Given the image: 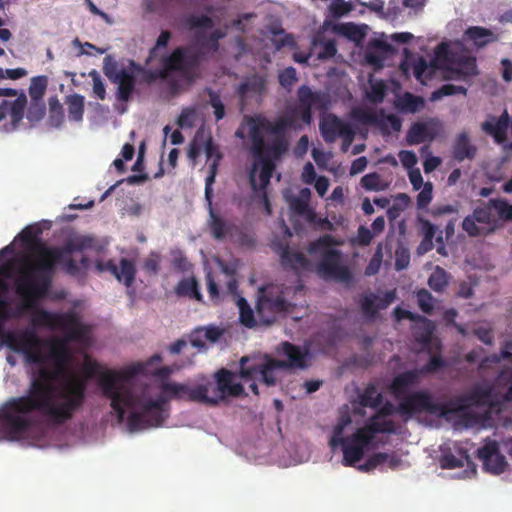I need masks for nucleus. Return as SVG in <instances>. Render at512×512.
Instances as JSON below:
<instances>
[{
    "mask_svg": "<svg viewBox=\"0 0 512 512\" xmlns=\"http://www.w3.org/2000/svg\"><path fill=\"white\" fill-rule=\"evenodd\" d=\"M383 401V395L377 390L375 385L369 384L359 395V403L363 407L378 408Z\"/></svg>",
    "mask_w": 512,
    "mask_h": 512,
    "instance_id": "4c0bfd02",
    "label": "nucleus"
},
{
    "mask_svg": "<svg viewBox=\"0 0 512 512\" xmlns=\"http://www.w3.org/2000/svg\"><path fill=\"white\" fill-rule=\"evenodd\" d=\"M469 409L464 394L450 398L444 403L434 402L433 414H438L442 417L451 414H457Z\"/></svg>",
    "mask_w": 512,
    "mask_h": 512,
    "instance_id": "a878e982",
    "label": "nucleus"
},
{
    "mask_svg": "<svg viewBox=\"0 0 512 512\" xmlns=\"http://www.w3.org/2000/svg\"><path fill=\"white\" fill-rule=\"evenodd\" d=\"M448 278L447 272L437 266L428 279V285L435 292H442L448 285Z\"/></svg>",
    "mask_w": 512,
    "mask_h": 512,
    "instance_id": "a18cd8bd",
    "label": "nucleus"
},
{
    "mask_svg": "<svg viewBox=\"0 0 512 512\" xmlns=\"http://www.w3.org/2000/svg\"><path fill=\"white\" fill-rule=\"evenodd\" d=\"M172 267L180 272H186L191 268V264L181 250L172 251Z\"/></svg>",
    "mask_w": 512,
    "mask_h": 512,
    "instance_id": "052dcab7",
    "label": "nucleus"
},
{
    "mask_svg": "<svg viewBox=\"0 0 512 512\" xmlns=\"http://www.w3.org/2000/svg\"><path fill=\"white\" fill-rule=\"evenodd\" d=\"M208 227L212 237L217 240L224 239L231 229V225L214 211L211 203L209 204Z\"/></svg>",
    "mask_w": 512,
    "mask_h": 512,
    "instance_id": "72a5a7b5",
    "label": "nucleus"
},
{
    "mask_svg": "<svg viewBox=\"0 0 512 512\" xmlns=\"http://www.w3.org/2000/svg\"><path fill=\"white\" fill-rule=\"evenodd\" d=\"M278 80L282 87L290 89L298 80L296 69L290 66L280 71Z\"/></svg>",
    "mask_w": 512,
    "mask_h": 512,
    "instance_id": "5fc2aeb1",
    "label": "nucleus"
},
{
    "mask_svg": "<svg viewBox=\"0 0 512 512\" xmlns=\"http://www.w3.org/2000/svg\"><path fill=\"white\" fill-rule=\"evenodd\" d=\"M389 458V454L385 452H377L370 456L367 461L360 467L362 471H371L376 467L385 464Z\"/></svg>",
    "mask_w": 512,
    "mask_h": 512,
    "instance_id": "6e6d98bb",
    "label": "nucleus"
},
{
    "mask_svg": "<svg viewBox=\"0 0 512 512\" xmlns=\"http://www.w3.org/2000/svg\"><path fill=\"white\" fill-rule=\"evenodd\" d=\"M100 269H105L111 272L116 279L123 283L126 287L132 286L135 281L136 268L134 263L127 259L121 258L119 265L115 264L113 260L107 261L104 266H100Z\"/></svg>",
    "mask_w": 512,
    "mask_h": 512,
    "instance_id": "412c9836",
    "label": "nucleus"
},
{
    "mask_svg": "<svg viewBox=\"0 0 512 512\" xmlns=\"http://www.w3.org/2000/svg\"><path fill=\"white\" fill-rule=\"evenodd\" d=\"M281 264L285 268L296 270L297 268H306L309 264V261L303 253L293 251L287 246L282 250Z\"/></svg>",
    "mask_w": 512,
    "mask_h": 512,
    "instance_id": "c9c22d12",
    "label": "nucleus"
},
{
    "mask_svg": "<svg viewBox=\"0 0 512 512\" xmlns=\"http://www.w3.org/2000/svg\"><path fill=\"white\" fill-rule=\"evenodd\" d=\"M350 422L348 418L343 424H338L329 441L330 447L334 450L338 446L342 447L343 464L345 466H354L359 462L365 453V450L372 444V440L361 428L357 429L351 436L343 437L344 426Z\"/></svg>",
    "mask_w": 512,
    "mask_h": 512,
    "instance_id": "9d476101",
    "label": "nucleus"
},
{
    "mask_svg": "<svg viewBox=\"0 0 512 512\" xmlns=\"http://www.w3.org/2000/svg\"><path fill=\"white\" fill-rule=\"evenodd\" d=\"M509 122L510 116L507 110H505L498 118L490 116L488 120L481 124V129L486 134L492 136L497 144H502L507 139Z\"/></svg>",
    "mask_w": 512,
    "mask_h": 512,
    "instance_id": "4be33fe9",
    "label": "nucleus"
},
{
    "mask_svg": "<svg viewBox=\"0 0 512 512\" xmlns=\"http://www.w3.org/2000/svg\"><path fill=\"white\" fill-rule=\"evenodd\" d=\"M339 31L353 41H360L365 36V31L362 27L356 25L355 23H345L339 26Z\"/></svg>",
    "mask_w": 512,
    "mask_h": 512,
    "instance_id": "3c124183",
    "label": "nucleus"
},
{
    "mask_svg": "<svg viewBox=\"0 0 512 512\" xmlns=\"http://www.w3.org/2000/svg\"><path fill=\"white\" fill-rule=\"evenodd\" d=\"M424 105V100L420 96L406 92L399 101V108L401 111L408 113H415L419 111Z\"/></svg>",
    "mask_w": 512,
    "mask_h": 512,
    "instance_id": "79ce46f5",
    "label": "nucleus"
},
{
    "mask_svg": "<svg viewBox=\"0 0 512 512\" xmlns=\"http://www.w3.org/2000/svg\"><path fill=\"white\" fill-rule=\"evenodd\" d=\"M216 383L211 382L210 395L216 398V405L225 399L226 395L233 397L241 396L244 387L241 383H234V374L227 369H220L215 373Z\"/></svg>",
    "mask_w": 512,
    "mask_h": 512,
    "instance_id": "4468645a",
    "label": "nucleus"
},
{
    "mask_svg": "<svg viewBox=\"0 0 512 512\" xmlns=\"http://www.w3.org/2000/svg\"><path fill=\"white\" fill-rule=\"evenodd\" d=\"M418 306L422 312L430 314L434 309V298L426 289H420L417 292Z\"/></svg>",
    "mask_w": 512,
    "mask_h": 512,
    "instance_id": "864d4df0",
    "label": "nucleus"
},
{
    "mask_svg": "<svg viewBox=\"0 0 512 512\" xmlns=\"http://www.w3.org/2000/svg\"><path fill=\"white\" fill-rule=\"evenodd\" d=\"M365 433L373 441L378 433H395L396 423L393 420L382 419L377 416H371L365 426L362 427Z\"/></svg>",
    "mask_w": 512,
    "mask_h": 512,
    "instance_id": "c756f323",
    "label": "nucleus"
},
{
    "mask_svg": "<svg viewBox=\"0 0 512 512\" xmlns=\"http://www.w3.org/2000/svg\"><path fill=\"white\" fill-rule=\"evenodd\" d=\"M48 86V77L45 75L35 76L31 79L29 95L31 100L43 101Z\"/></svg>",
    "mask_w": 512,
    "mask_h": 512,
    "instance_id": "a19ab883",
    "label": "nucleus"
},
{
    "mask_svg": "<svg viewBox=\"0 0 512 512\" xmlns=\"http://www.w3.org/2000/svg\"><path fill=\"white\" fill-rule=\"evenodd\" d=\"M67 105L68 118L73 122H81L84 116L85 98L84 96L74 93L65 97Z\"/></svg>",
    "mask_w": 512,
    "mask_h": 512,
    "instance_id": "f704fd0d",
    "label": "nucleus"
},
{
    "mask_svg": "<svg viewBox=\"0 0 512 512\" xmlns=\"http://www.w3.org/2000/svg\"><path fill=\"white\" fill-rule=\"evenodd\" d=\"M200 62V51L189 46L177 47L170 54L161 57L160 69L150 71L149 80L167 79L174 72L188 80H193Z\"/></svg>",
    "mask_w": 512,
    "mask_h": 512,
    "instance_id": "0eeeda50",
    "label": "nucleus"
},
{
    "mask_svg": "<svg viewBox=\"0 0 512 512\" xmlns=\"http://www.w3.org/2000/svg\"><path fill=\"white\" fill-rule=\"evenodd\" d=\"M209 103L214 109V116L216 121H220L225 116V106L221 101L220 96L213 90H209Z\"/></svg>",
    "mask_w": 512,
    "mask_h": 512,
    "instance_id": "13d9d810",
    "label": "nucleus"
},
{
    "mask_svg": "<svg viewBox=\"0 0 512 512\" xmlns=\"http://www.w3.org/2000/svg\"><path fill=\"white\" fill-rule=\"evenodd\" d=\"M396 299V290L386 291L383 296L374 293L363 294L359 300L363 315L369 319H374L378 310L386 309Z\"/></svg>",
    "mask_w": 512,
    "mask_h": 512,
    "instance_id": "dca6fc26",
    "label": "nucleus"
},
{
    "mask_svg": "<svg viewBox=\"0 0 512 512\" xmlns=\"http://www.w3.org/2000/svg\"><path fill=\"white\" fill-rule=\"evenodd\" d=\"M321 135L325 142L333 143L340 136L349 135V126L334 114H328L322 118L319 124Z\"/></svg>",
    "mask_w": 512,
    "mask_h": 512,
    "instance_id": "f3484780",
    "label": "nucleus"
},
{
    "mask_svg": "<svg viewBox=\"0 0 512 512\" xmlns=\"http://www.w3.org/2000/svg\"><path fill=\"white\" fill-rule=\"evenodd\" d=\"M246 122L249 127L250 150L256 160L249 182L254 191L265 190L276 168L275 162L288 151L286 131L291 126V121L286 117L271 121L258 115L248 117Z\"/></svg>",
    "mask_w": 512,
    "mask_h": 512,
    "instance_id": "7ed1b4c3",
    "label": "nucleus"
},
{
    "mask_svg": "<svg viewBox=\"0 0 512 512\" xmlns=\"http://www.w3.org/2000/svg\"><path fill=\"white\" fill-rule=\"evenodd\" d=\"M26 105L27 97L24 92H21L14 101L3 100L0 104V121L9 114L11 117L10 130H16L24 117Z\"/></svg>",
    "mask_w": 512,
    "mask_h": 512,
    "instance_id": "6ab92c4d",
    "label": "nucleus"
},
{
    "mask_svg": "<svg viewBox=\"0 0 512 512\" xmlns=\"http://www.w3.org/2000/svg\"><path fill=\"white\" fill-rule=\"evenodd\" d=\"M90 77L93 81V93L100 99L104 100L106 98V87L103 83L99 73L96 70H92L89 73Z\"/></svg>",
    "mask_w": 512,
    "mask_h": 512,
    "instance_id": "0e129e2a",
    "label": "nucleus"
},
{
    "mask_svg": "<svg viewBox=\"0 0 512 512\" xmlns=\"http://www.w3.org/2000/svg\"><path fill=\"white\" fill-rule=\"evenodd\" d=\"M175 293L179 297H188L198 302H203V295L200 292L199 283L195 277L181 279L175 287Z\"/></svg>",
    "mask_w": 512,
    "mask_h": 512,
    "instance_id": "2f4dec72",
    "label": "nucleus"
},
{
    "mask_svg": "<svg viewBox=\"0 0 512 512\" xmlns=\"http://www.w3.org/2000/svg\"><path fill=\"white\" fill-rule=\"evenodd\" d=\"M277 359L267 357L262 364L261 372H260V382H263L267 386H274L276 384L275 370L281 369L278 367Z\"/></svg>",
    "mask_w": 512,
    "mask_h": 512,
    "instance_id": "ea45409f",
    "label": "nucleus"
},
{
    "mask_svg": "<svg viewBox=\"0 0 512 512\" xmlns=\"http://www.w3.org/2000/svg\"><path fill=\"white\" fill-rule=\"evenodd\" d=\"M278 353L287 357L286 360H278L275 364L281 369L300 368L306 367L307 353L302 351L299 346L290 342H283L278 349Z\"/></svg>",
    "mask_w": 512,
    "mask_h": 512,
    "instance_id": "aec40b11",
    "label": "nucleus"
},
{
    "mask_svg": "<svg viewBox=\"0 0 512 512\" xmlns=\"http://www.w3.org/2000/svg\"><path fill=\"white\" fill-rule=\"evenodd\" d=\"M93 238L88 236H79L69 239L62 247H40L41 248V268L46 271V276L42 285L41 300H44L51 288L53 278L57 269V262L62 259L64 254L72 255L75 252H84L93 247Z\"/></svg>",
    "mask_w": 512,
    "mask_h": 512,
    "instance_id": "1a4fd4ad",
    "label": "nucleus"
},
{
    "mask_svg": "<svg viewBox=\"0 0 512 512\" xmlns=\"http://www.w3.org/2000/svg\"><path fill=\"white\" fill-rule=\"evenodd\" d=\"M64 122L63 106L56 96L49 98L48 123L51 127L59 128Z\"/></svg>",
    "mask_w": 512,
    "mask_h": 512,
    "instance_id": "58836bf2",
    "label": "nucleus"
},
{
    "mask_svg": "<svg viewBox=\"0 0 512 512\" xmlns=\"http://www.w3.org/2000/svg\"><path fill=\"white\" fill-rule=\"evenodd\" d=\"M333 238L324 235L315 241L310 242L307 251L313 255L321 252L322 257L317 264L318 274L325 280H335L339 283H351L353 276L350 269L343 264V255L340 250L330 248Z\"/></svg>",
    "mask_w": 512,
    "mask_h": 512,
    "instance_id": "39448f33",
    "label": "nucleus"
},
{
    "mask_svg": "<svg viewBox=\"0 0 512 512\" xmlns=\"http://www.w3.org/2000/svg\"><path fill=\"white\" fill-rule=\"evenodd\" d=\"M420 380V371L417 369L404 371L393 378L389 387L390 393L395 400L402 398V396L409 394V390L416 386Z\"/></svg>",
    "mask_w": 512,
    "mask_h": 512,
    "instance_id": "a211bd4d",
    "label": "nucleus"
},
{
    "mask_svg": "<svg viewBox=\"0 0 512 512\" xmlns=\"http://www.w3.org/2000/svg\"><path fill=\"white\" fill-rule=\"evenodd\" d=\"M469 409L464 394L450 398L444 403L434 402L433 414H438L442 417L451 414H457Z\"/></svg>",
    "mask_w": 512,
    "mask_h": 512,
    "instance_id": "393cba45",
    "label": "nucleus"
},
{
    "mask_svg": "<svg viewBox=\"0 0 512 512\" xmlns=\"http://www.w3.org/2000/svg\"><path fill=\"white\" fill-rule=\"evenodd\" d=\"M299 107H311L325 110L329 104V97L322 91H312L307 85H302L297 90Z\"/></svg>",
    "mask_w": 512,
    "mask_h": 512,
    "instance_id": "b1692460",
    "label": "nucleus"
},
{
    "mask_svg": "<svg viewBox=\"0 0 512 512\" xmlns=\"http://www.w3.org/2000/svg\"><path fill=\"white\" fill-rule=\"evenodd\" d=\"M172 37V34L170 31L168 30H163L160 35L158 36L157 40H156V43L154 45V47H152L149 51V59H153L154 57H156V54H157V51L160 49V48H165L167 47L170 39Z\"/></svg>",
    "mask_w": 512,
    "mask_h": 512,
    "instance_id": "338daca9",
    "label": "nucleus"
},
{
    "mask_svg": "<svg viewBox=\"0 0 512 512\" xmlns=\"http://www.w3.org/2000/svg\"><path fill=\"white\" fill-rule=\"evenodd\" d=\"M313 46L315 48L319 47V51L317 52V58L319 60L333 58L337 53V47L334 40L323 41L318 38H314Z\"/></svg>",
    "mask_w": 512,
    "mask_h": 512,
    "instance_id": "c03bdc74",
    "label": "nucleus"
},
{
    "mask_svg": "<svg viewBox=\"0 0 512 512\" xmlns=\"http://www.w3.org/2000/svg\"><path fill=\"white\" fill-rule=\"evenodd\" d=\"M436 134L426 123L416 122L411 125L406 134L408 145H418L425 141H432Z\"/></svg>",
    "mask_w": 512,
    "mask_h": 512,
    "instance_id": "bb28decb",
    "label": "nucleus"
},
{
    "mask_svg": "<svg viewBox=\"0 0 512 512\" xmlns=\"http://www.w3.org/2000/svg\"><path fill=\"white\" fill-rule=\"evenodd\" d=\"M42 233L38 226H27L19 234V238L29 250L30 255L21 259L13 258L0 265V278L6 283V279L14 278L16 294L21 298L17 306L19 310H34L41 301V292L46 271L41 268V248L49 247L43 243L39 236Z\"/></svg>",
    "mask_w": 512,
    "mask_h": 512,
    "instance_id": "20e7f679",
    "label": "nucleus"
},
{
    "mask_svg": "<svg viewBox=\"0 0 512 512\" xmlns=\"http://www.w3.org/2000/svg\"><path fill=\"white\" fill-rule=\"evenodd\" d=\"M294 292L292 287L285 285L272 284L261 288L256 303V314L261 325H270L278 314L291 312L295 304L289 298Z\"/></svg>",
    "mask_w": 512,
    "mask_h": 512,
    "instance_id": "423d86ee",
    "label": "nucleus"
},
{
    "mask_svg": "<svg viewBox=\"0 0 512 512\" xmlns=\"http://www.w3.org/2000/svg\"><path fill=\"white\" fill-rule=\"evenodd\" d=\"M46 114V105L44 101L31 100L27 110L26 118L31 123L40 122Z\"/></svg>",
    "mask_w": 512,
    "mask_h": 512,
    "instance_id": "de8ad7c7",
    "label": "nucleus"
},
{
    "mask_svg": "<svg viewBox=\"0 0 512 512\" xmlns=\"http://www.w3.org/2000/svg\"><path fill=\"white\" fill-rule=\"evenodd\" d=\"M361 185L368 191H382L386 189L387 184H384L378 173L373 172L366 174L361 178Z\"/></svg>",
    "mask_w": 512,
    "mask_h": 512,
    "instance_id": "09e8293b",
    "label": "nucleus"
},
{
    "mask_svg": "<svg viewBox=\"0 0 512 512\" xmlns=\"http://www.w3.org/2000/svg\"><path fill=\"white\" fill-rule=\"evenodd\" d=\"M161 257L157 252H151L149 256L144 260L143 269L153 275L158 274L160 270Z\"/></svg>",
    "mask_w": 512,
    "mask_h": 512,
    "instance_id": "e2e57ef3",
    "label": "nucleus"
},
{
    "mask_svg": "<svg viewBox=\"0 0 512 512\" xmlns=\"http://www.w3.org/2000/svg\"><path fill=\"white\" fill-rule=\"evenodd\" d=\"M237 306L239 308V320L243 326L252 329L258 326V324H261L258 316H255L254 311L245 298L239 297L237 300Z\"/></svg>",
    "mask_w": 512,
    "mask_h": 512,
    "instance_id": "e433bc0d",
    "label": "nucleus"
},
{
    "mask_svg": "<svg viewBox=\"0 0 512 512\" xmlns=\"http://www.w3.org/2000/svg\"><path fill=\"white\" fill-rule=\"evenodd\" d=\"M161 361L162 356L154 354L146 363H137L119 372L108 371L99 379L102 393L111 400V407L115 411L119 423L124 420L126 408L136 409L128 417V426L132 431L160 427L169 417L168 399L164 396H159L155 400L138 397L128 383L136 375L145 374L148 365Z\"/></svg>",
    "mask_w": 512,
    "mask_h": 512,
    "instance_id": "f03ea898",
    "label": "nucleus"
},
{
    "mask_svg": "<svg viewBox=\"0 0 512 512\" xmlns=\"http://www.w3.org/2000/svg\"><path fill=\"white\" fill-rule=\"evenodd\" d=\"M263 360L255 357L244 356L240 359L239 376L244 382L256 381L260 379Z\"/></svg>",
    "mask_w": 512,
    "mask_h": 512,
    "instance_id": "cd10ccee",
    "label": "nucleus"
},
{
    "mask_svg": "<svg viewBox=\"0 0 512 512\" xmlns=\"http://www.w3.org/2000/svg\"><path fill=\"white\" fill-rule=\"evenodd\" d=\"M211 381L189 386L187 384L166 382L161 386L162 395L168 401L170 399L178 401H187L193 403H201L206 405H216V398H211L210 395Z\"/></svg>",
    "mask_w": 512,
    "mask_h": 512,
    "instance_id": "9b49d317",
    "label": "nucleus"
},
{
    "mask_svg": "<svg viewBox=\"0 0 512 512\" xmlns=\"http://www.w3.org/2000/svg\"><path fill=\"white\" fill-rule=\"evenodd\" d=\"M57 266H62L63 270L71 276H76L80 273V267L78 263L70 255L67 254H64L62 259L57 262Z\"/></svg>",
    "mask_w": 512,
    "mask_h": 512,
    "instance_id": "680f3d73",
    "label": "nucleus"
},
{
    "mask_svg": "<svg viewBox=\"0 0 512 512\" xmlns=\"http://www.w3.org/2000/svg\"><path fill=\"white\" fill-rule=\"evenodd\" d=\"M410 263V253L406 248H398L395 252V268L398 271L404 270Z\"/></svg>",
    "mask_w": 512,
    "mask_h": 512,
    "instance_id": "774afa93",
    "label": "nucleus"
},
{
    "mask_svg": "<svg viewBox=\"0 0 512 512\" xmlns=\"http://www.w3.org/2000/svg\"><path fill=\"white\" fill-rule=\"evenodd\" d=\"M185 25L190 29H197V28H203V29H212L214 26L213 20L207 16V15H189L185 19Z\"/></svg>",
    "mask_w": 512,
    "mask_h": 512,
    "instance_id": "8fccbe9b",
    "label": "nucleus"
},
{
    "mask_svg": "<svg viewBox=\"0 0 512 512\" xmlns=\"http://www.w3.org/2000/svg\"><path fill=\"white\" fill-rule=\"evenodd\" d=\"M329 9L334 18H340L348 14L353 9V6L344 0H333Z\"/></svg>",
    "mask_w": 512,
    "mask_h": 512,
    "instance_id": "bf43d9fd",
    "label": "nucleus"
},
{
    "mask_svg": "<svg viewBox=\"0 0 512 512\" xmlns=\"http://www.w3.org/2000/svg\"><path fill=\"white\" fill-rule=\"evenodd\" d=\"M9 284L0 278V340L10 350L22 354L27 364L40 366L30 382L27 394L8 400L0 409L1 426L12 440L23 438L31 428L27 415L37 412L52 426H61L70 421L86 400L87 378L70 376L60 386L51 384L53 373L44 365L48 361L43 349L49 340L38 336L32 328L19 331L5 329V323L17 319L24 313H33L34 326L63 330L69 340H80L84 328L72 312L55 313L35 307L34 310L12 309L7 297Z\"/></svg>",
    "mask_w": 512,
    "mask_h": 512,
    "instance_id": "f257e3e1",
    "label": "nucleus"
},
{
    "mask_svg": "<svg viewBox=\"0 0 512 512\" xmlns=\"http://www.w3.org/2000/svg\"><path fill=\"white\" fill-rule=\"evenodd\" d=\"M477 456L482 461L483 468L492 474L499 475L506 470V458L500 453L499 445L495 440L487 441L479 448Z\"/></svg>",
    "mask_w": 512,
    "mask_h": 512,
    "instance_id": "2eb2a0df",
    "label": "nucleus"
},
{
    "mask_svg": "<svg viewBox=\"0 0 512 512\" xmlns=\"http://www.w3.org/2000/svg\"><path fill=\"white\" fill-rule=\"evenodd\" d=\"M489 203L497 212L500 219L507 220L510 208L512 206L511 204L503 199H490Z\"/></svg>",
    "mask_w": 512,
    "mask_h": 512,
    "instance_id": "69168bd1",
    "label": "nucleus"
},
{
    "mask_svg": "<svg viewBox=\"0 0 512 512\" xmlns=\"http://www.w3.org/2000/svg\"><path fill=\"white\" fill-rule=\"evenodd\" d=\"M432 197H433L432 183L426 182L423 185L422 190L417 195L416 202H417L418 209L426 208L432 201Z\"/></svg>",
    "mask_w": 512,
    "mask_h": 512,
    "instance_id": "4d7b16f0",
    "label": "nucleus"
},
{
    "mask_svg": "<svg viewBox=\"0 0 512 512\" xmlns=\"http://www.w3.org/2000/svg\"><path fill=\"white\" fill-rule=\"evenodd\" d=\"M266 88V80L259 75H252L246 78L238 87L237 93L241 98H246L250 94L261 95Z\"/></svg>",
    "mask_w": 512,
    "mask_h": 512,
    "instance_id": "473e14b6",
    "label": "nucleus"
},
{
    "mask_svg": "<svg viewBox=\"0 0 512 512\" xmlns=\"http://www.w3.org/2000/svg\"><path fill=\"white\" fill-rule=\"evenodd\" d=\"M446 361L443 359L441 355H433L430 357L429 361L420 369L421 377L426 374H431L439 371L440 369L446 367Z\"/></svg>",
    "mask_w": 512,
    "mask_h": 512,
    "instance_id": "603ef678",
    "label": "nucleus"
},
{
    "mask_svg": "<svg viewBox=\"0 0 512 512\" xmlns=\"http://www.w3.org/2000/svg\"><path fill=\"white\" fill-rule=\"evenodd\" d=\"M467 89L463 86H457L454 84H444L437 90L433 91L431 94V100H440L445 96H451L455 94H463L466 95Z\"/></svg>",
    "mask_w": 512,
    "mask_h": 512,
    "instance_id": "49530a36",
    "label": "nucleus"
},
{
    "mask_svg": "<svg viewBox=\"0 0 512 512\" xmlns=\"http://www.w3.org/2000/svg\"><path fill=\"white\" fill-rule=\"evenodd\" d=\"M397 413L412 417L421 413L433 414L434 400L431 394L424 390H417L396 399Z\"/></svg>",
    "mask_w": 512,
    "mask_h": 512,
    "instance_id": "ddd939ff",
    "label": "nucleus"
},
{
    "mask_svg": "<svg viewBox=\"0 0 512 512\" xmlns=\"http://www.w3.org/2000/svg\"><path fill=\"white\" fill-rule=\"evenodd\" d=\"M478 148L471 142L469 134L466 131L460 132L452 144V157L457 162L464 160L472 161L475 159Z\"/></svg>",
    "mask_w": 512,
    "mask_h": 512,
    "instance_id": "5701e85b",
    "label": "nucleus"
},
{
    "mask_svg": "<svg viewBox=\"0 0 512 512\" xmlns=\"http://www.w3.org/2000/svg\"><path fill=\"white\" fill-rule=\"evenodd\" d=\"M465 36L468 40L472 41L475 46L482 48L498 40L490 29L481 26H471L465 31Z\"/></svg>",
    "mask_w": 512,
    "mask_h": 512,
    "instance_id": "7c9ffc66",
    "label": "nucleus"
},
{
    "mask_svg": "<svg viewBox=\"0 0 512 512\" xmlns=\"http://www.w3.org/2000/svg\"><path fill=\"white\" fill-rule=\"evenodd\" d=\"M493 389L490 386L476 385L464 394L468 407H482L491 403Z\"/></svg>",
    "mask_w": 512,
    "mask_h": 512,
    "instance_id": "c85d7f7f",
    "label": "nucleus"
},
{
    "mask_svg": "<svg viewBox=\"0 0 512 512\" xmlns=\"http://www.w3.org/2000/svg\"><path fill=\"white\" fill-rule=\"evenodd\" d=\"M103 72L105 76L117 85L116 99L121 102H128L137 84V78L146 73L144 68L134 60H128L126 65H120L112 56L108 55L103 61Z\"/></svg>",
    "mask_w": 512,
    "mask_h": 512,
    "instance_id": "6e6552de",
    "label": "nucleus"
},
{
    "mask_svg": "<svg viewBox=\"0 0 512 512\" xmlns=\"http://www.w3.org/2000/svg\"><path fill=\"white\" fill-rule=\"evenodd\" d=\"M493 207L488 204L476 207L471 215H467L462 222V229L470 237L487 236L495 232L499 222L492 215Z\"/></svg>",
    "mask_w": 512,
    "mask_h": 512,
    "instance_id": "f8f14e48",
    "label": "nucleus"
},
{
    "mask_svg": "<svg viewBox=\"0 0 512 512\" xmlns=\"http://www.w3.org/2000/svg\"><path fill=\"white\" fill-rule=\"evenodd\" d=\"M469 461V455L466 451L460 450V457L452 453H447L441 456L440 465L443 469L462 468L465 462Z\"/></svg>",
    "mask_w": 512,
    "mask_h": 512,
    "instance_id": "37998d69",
    "label": "nucleus"
}]
</instances>
